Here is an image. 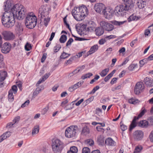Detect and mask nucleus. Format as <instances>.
<instances>
[{
  "instance_id": "44",
  "label": "nucleus",
  "mask_w": 153,
  "mask_h": 153,
  "mask_svg": "<svg viewBox=\"0 0 153 153\" xmlns=\"http://www.w3.org/2000/svg\"><path fill=\"white\" fill-rule=\"evenodd\" d=\"M61 48V46L60 45H56L54 48V52L55 53L58 52Z\"/></svg>"
},
{
  "instance_id": "1",
  "label": "nucleus",
  "mask_w": 153,
  "mask_h": 153,
  "mask_svg": "<svg viewBox=\"0 0 153 153\" xmlns=\"http://www.w3.org/2000/svg\"><path fill=\"white\" fill-rule=\"evenodd\" d=\"M12 12H5L1 18V22L3 25L5 27L9 28L14 25L15 17L19 20L23 19L25 13L23 6L19 4H16L11 9Z\"/></svg>"
},
{
  "instance_id": "17",
  "label": "nucleus",
  "mask_w": 153,
  "mask_h": 153,
  "mask_svg": "<svg viewBox=\"0 0 153 153\" xmlns=\"http://www.w3.org/2000/svg\"><path fill=\"white\" fill-rule=\"evenodd\" d=\"M95 26L94 23L92 21H90L87 23V31L88 32H91L93 30Z\"/></svg>"
},
{
  "instance_id": "47",
  "label": "nucleus",
  "mask_w": 153,
  "mask_h": 153,
  "mask_svg": "<svg viewBox=\"0 0 153 153\" xmlns=\"http://www.w3.org/2000/svg\"><path fill=\"white\" fill-rule=\"evenodd\" d=\"M10 135V132L9 131L6 132L3 134L1 136L4 138V139H5L7 137H9Z\"/></svg>"
},
{
  "instance_id": "5",
  "label": "nucleus",
  "mask_w": 153,
  "mask_h": 153,
  "mask_svg": "<svg viewBox=\"0 0 153 153\" xmlns=\"http://www.w3.org/2000/svg\"><path fill=\"white\" fill-rule=\"evenodd\" d=\"M78 128L77 126H70L65 130V136L69 138L74 137L78 131Z\"/></svg>"
},
{
  "instance_id": "19",
  "label": "nucleus",
  "mask_w": 153,
  "mask_h": 153,
  "mask_svg": "<svg viewBox=\"0 0 153 153\" xmlns=\"http://www.w3.org/2000/svg\"><path fill=\"white\" fill-rule=\"evenodd\" d=\"M15 5H13V7L12 8L11 3L10 1H7L5 3H4V9L5 12H12L11 9L13 8V6Z\"/></svg>"
},
{
  "instance_id": "61",
  "label": "nucleus",
  "mask_w": 153,
  "mask_h": 153,
  "mask_svg": "<svg viewBox=\"0 0 153 153\" xmlns=\"http://www.w3.org/2000/svg\"><path fill=\"white\" fill-rule=\"evenodd\" d=\"M37 87L36 88V90L40 92H41L42 90H43L44 89V86L43 85L39 86Z\"/></svg>"
},
{
  "instance_id": "53",
  "label": "nucleus",
  "mask_w": 153,
  "mask_h": 153,
  "mask_svg": "<svg viewBox=\"0 0 153 153\" xmlns=\"http://www.w3.org/2000/svg\"><path fill=\"white\" fill-rule=\"evenodd\" d=\"M30 103V101L29 100H27L24 103L22 104L21 106L22 108H24L27 106Z\"/></svg>"
},
{
  "instance_id": "51",
  "label": "nucleus",
  "mask_w": 153,
  "mask_h": 153,
  "mask_svg": "<svg viewBox=\"0 0 153 153\" xmlns=\"http://www.w3.org/2000/svg\"><path fill=\"white\" fill-rule=\"evenodd\" d=\"M147 60V58L144 59L140 61L139 63L140 64V67H141L146 63V61Z\"/></svg>"
},
{
  "instance_id": "62",
  "label": "nucleus",
  "mask_w": 153,
  "mask_h": 153,
  "mask_svg": "<svg viewBox=\"0 0 153 153\" xmlns=\"http://www.w3.org/2000/svg\"><path fill=\"white\" fill-rule=\"evenodd\" d=\"M121 128L122 131H124L127 129V127L123 124H120Z\"/></svg>"
},
{
  "instance_id": "12",
  "label": "nucleus",
  "mask_w": 153,
  "mask_h": 153,
  "mask_svg": "<svg viewBox=\"0 0 153 153\" xmlns=\"http://www.w3.org/2000/svg\"><path fill=\"white\" fill-rule=\"evenodd\" d=\"M48 13L47 10L45 7L43 6H41L39 9L38 13V17L39 18H42L43 19L47 16Z\"/></svg>"
},
{
  "instance_id": "15",
  "label": "nucleus",
  "mask_w": 153,
  "mask_h": 153,
  "mask_svg": "<svg viewBox=\"0 0 153 153\" xmlns=\"http://www.w3.org/2000/svg\"><path fill=\"white\" fill-rule=\"evenodd\" d=\"M11 48V45L10 43H5L1 47V52L3 53H7L10 52Z\"/></svg>"
},
{
  "instance_id": "56",
  "label": "nucleus",
  "mask_w": 153,
  "mask_h": 153,
  "mask_svg": "<svg viewBox=\"0 0 153 153\" xmlns=\"http://www.w3.org/2000/svg\"><path fill=\"white\" fill-rule=\"evenodd\" d=\"M49 109V106L47 105L42 110V113L43 114H45L48 111Z\"/></svg>"
},
{
  "instance_id": "20",
  "label": "nucleus",
  "mask_w": 153,
  "mask_h": 153,
  "mask_svg": "<svg viewBox=\"0 0 153 153\" xmlns=\"http://www.w3.org/2000/svg\"><path fill=\"white\" fill-rule=\"evenodd\" d=\"M136 4L139 8H143L146 5V1L143 0H137Z\"/></svg>"
},
{
  "instance_id": "13",
  "label": "nucleus",
  "mask_w": 153,
  "mask_h": 153,
  "mask_svg": "<svg viewBox=\"0 0 153 153\" xmlns=\"http://www.w3.org/2000/svg\"><path fill=\"white\" fill-rule=\"evenodd\" d=\"M4 39L6 40H10L13 39L15 36L13 33L10 31H5L2 33Z\"/></svg>"
},
{
  "instance_id": "36",
  "label": "nucleus",
  "mask_w": 153,
  "mask_h": 153,
  "mask_svg": "<svg viewBox=\"0 0 153 153\" xmlns=\"http://www.w3.org/2000/svg\"><path fill=\"white\" fill-rule=\"evenodd\" d=\"M148 121L143 120L140 122V126L143 127H146L148 124Z\"/></svg>"
},
{
  "instance_id": "22",
  "label": "nucleus",
  "mask_w": 153,
  "mask_h": 153,
  "mask_svg": "<svg viewBox=\"0 0 153 153\" xmlns=\"http://www.w3.org/2000/svg\"><path fill=\"white\" fill-rule=\"evenodd\" d=\"M105 144L108 145L114 146L115 145V142L110 137L108 138L105 141Z\"/></svg>"
},
{
  "instance_id": "54",
  "label": "nucleus",
  "mask_w": 153,
  "mask_h": 153,
  "mask_svg": "<svg viewBox=\"0 0 153 153\" xmlns=\"http://www.w3.org/2000/svg\"><path fill=\"white\" fill-rule=\"evenodd\" d=\"M102 113V110L99 108H97L96 110V113L99 115H101Z\"/></svg>"
},
{
  "instance_id": "63",
  "label": "nucleus",
  "mask_w": 153,
  "mask_h": 153,
  "mask_svg": "<svg viewBox=\"0 0 153 153\" xmlns=\"http://www.w3.org/2000/svg\"><path fill=\"white\" fill-rule=\"evenodd\" d=\"M148 121L151 125H153V116L149 117L148 119Z\"/></svg>"
},
{
  "instance_id": "40",
  "label": "nucleus",
  "mask_w": 153,
  "mask_h": 153,
  "mask_svg": "<svg viewBox=\"0 0 153 153\" xmlns=\"http://www.w3.org/2000/svg\"><path fill=\"white\" fill-rule=\"evenodd\" d=\"M71 55V54L66 53L64 52L62 53L60 57L61 59H65Z\"/></svg>"
},
{
  "instance_id": "37",
  "label": "nucleus",
  "mask_w": 153,
  "mask_h": 153,
  "mask_svg": "<svg viewBox=\"0 0 153 153\" xmlns=\"http://www.w3.org/2000/svg\"><path fill=\"white\" fill-rule=\"evenodd\" d=\"M48 78V77H43L41 78L38 81L36 85V86H38L41 83L44 82L45 80L47 79Z\"/></svg>"
},
{
  "instance_id": "18",
  "label": "nucleus",
  "mask_w": 153,
  "mask_h": 153,
  "mask_svg": "<svg viewBox=\"0 0 153 153\" xmlns=\"http://www.w3.org/2000/svg\"><path fill=\"white\" fill-rule=\"evenodd\" d=\"M78 10L80 13V14L83 19L85 18L84 16H85L86 12V7L84 5H82L81 6L78 7Z\"/></svg>"
},
{
  "instance_id": "21",
  "label": "nucleus",
  "mask_w": 153,
  "mask_h": 153,
  "mask_svg": "<svg viewBox=\"0 0 153 153\" xmlns=\"http://www.w3.org/2000/svg\"><path fill=\"white\" fill-rule=\"evenodd\" d=\"M98 49V46L97 45H94L91 47L90 50L88 52L87 56L94 53Z\"/></svg>"
},
{
  "instance_id": "59",
  "label": "nucleus",
  "mask_w": 153,
  "mask_h": 153,
  "mask_svg": "<svg viewBox=\"0 0 153 153\" xmlns=\"http://www.w3.org/2000/svg\"><path fill=\"white\" fill-rule=\"evenodd\" d=\"M73 39L72 38H70L68 40L66 44V46H68V45H71L72 42H73Z\"/></svg>"
},
{
  "instance_id": "52",
  "label": "nucleus",
  "mask_w": 153,
  "mask_h": 153,
  "mask_svg": "<svg viewBox=\"0 0 153 153\" xmlns=\"http://www.w3.org/2000/svg\"><path fill=\"white\" fill-rule=\"evenodd\" d=\"M7 73L4 71H0V76H7Z\"/></svg>"
},
{
  "instance_id": "38",
  "label": "nucleus",
  "mask_w": 153,
  "mask_h": 153,
  "mask_svg": "<svg viewBox=\"0 0 153 153\" xmlns=\"http://www.w3.org/2000/svg\"><path fill=\"white\" fill-rule=\"evenodd\" d=\"M81 70L80 69L77 68L74 70L70 74L69 76H71L75 75L76 74L79 72Z\"/></svg>"
},
{
  "instance_id": "57",
  "label": "nucleus",
  "mask_w": 153,
  "mask_h": 153,
  "mask_svg": "<svg viewBox=\"0 0 153 153\" xmlns=\"http://www.w3.org/2000/svg\"><path fill=\"white\" fill-rule=\"evenodd\" d=\"M6 77H0V88L3 86L2 82L5 79Z\"/></svg>"
},
{
  "instance_id": "30",
  "label": "nucleus",
  "mask_w": 153,
  "mask_h": 153,
  "mask_svg": "<svg viewBox=\"0 0 153 153\" xmlns=\"http://www.w3.org/2000/svg\"><path fill=\"white\" fill-rule=\"evenodd\" d=\"M78 149L76 147L73 146L71 147L70 150L68 151L67 153H77Z\"/></svg>"
},
{
  "instance_id": "35",
  "label": "nucleus",
  "mask_w": 153,
  "mask_h": 153,
  "mask_svg": "<svg viewBox=\"0 0 153 153\" xmlns=\"http://www.w3.org/2000/svg\"><path fill=\"white\" fill-rule=\"evenodd\" d=\"M8 98L10 102H12L13 99V92H12L11 90H9L8 92Z\"/></svg>"
},
{
  "instance_id": "9",
  "label": "nucleus",
  "mask_w": 153,
  "mask_h": 153,
  "mask_svg": "<svg viewBox=\"0 0 153 153\" xmlns=\"http://www.w3.org/2000/svg\"><path fill=\"white\" fill-rule=\"evenodd\" d=\"M78 8L75 7L72 10V14L74 19L78 21H81L83 19L80 12H78Z\"/></svg>"
},
{
  "instance_id": "11",
  "label": "nucleus",
  "mask_w": 153,
  "mask_h": 153,
  "mask_svg": "<svg viewBox=\"0 0 153 153\" xmlns=\"http://www.w3.org/2000/svg\"><path fill=\"white\" fill-rule=\"evenodd\" d=\"M143 132L141 130L136 131L133 134L134 139L136 141L141 140L143 138Z\"/></svg>"
},
{
  "instance_id": "3",
  "label": "nucleus",
  "mask_w": 153,
  "mask_h": 153,
  "mask_svg": "<svg viewBox=\"0 0 153 153\" xmlns=\"http://www.w3.org/2000/svg\"><path fill=\"white\" fill-rule=\"evenodd\" d=\"M51 146L53 151L55 153L60 152L63 148L62 142L58 139L53 140Z\"/></svg>"
},
{
  "instance_id": "60",
  "label": "nucleus",
  "mask_w": 153,
  "mask_h": 153,
  "mask_svg": "<svg viewBox=\"0 0 153 153\" xmlns=\"http://www.w3.org/2000/svg\"><path fill=\"white\" fill-rule=\"evenodd\" d=\"M149 138L150 141L153 142V130L151 131L149 134Z\"/></svg>"
},
{
  "instance_id": "7",
  "label": "nucleus",
  "mask_w": 153,
  "mask_h": 153,
  "mask_svg": "<svg viewBox=\"0 0 153 153\" xmlns=\"http://www.w3.org/2000/svg\"><path fill=\"white\" fill-rule=\"evenodd\" d=\"M146 112V110L144 108H143L141 109V111L137 117H135L132 123H131L129 129L130 131L134 127L136 126V121L137 119L142 117Z\"/></svg>"
},
{
  "instance_id": "16",
  "label": "nucleus",
  "mask_w": 153,
  "mask_h": 153,
  "mask_svg": "<svg viewBox=\"0 0 153 153\" xmlns=\"http://www.w3.org/2000/svg\"><path fill=\"white\" fill-rule=\"evenodd\" d=\"M144 82L147 87L153 86V80L151 77H146L144 79Z\"/></svg>"
},
{
  "instance_id": "43",
  "label": "nucleus",
  "mask_w": 153,
  "mask_h": 153,
  "mask_svg": "<svg viewBox=\"0 0 153 153\" xmlns=\"http://www.w3.org/2000/svg\"><path fill=\"white\" fill-rule=\"evenodd\" d=\"M25 47V50L27 51H30L32 48L31 44L28 42L26 44Z\"/></svg>"
},
{
  "instance_id": "42",
  "label": "nucleus",
  "mask_w": 153,
  "mask_h": 153,
  "mask_svg": "<svg viewBox=\"0 0 153 153\" xmlns=\"http://www.w3.org/2000/svg\"><path fill=\"white\" fill-rule=\"evenodd\" d=\"M83 83V81H80L77 82V83L75 84L74 85H73L74 88L75 90L76 89L78 88L79 87L81 86Z\"/></svg>"
},
{
  "instance_id": "23",
  "label": "nucleus",
  "mask_w": 153,
  "mask_h": 153,
  "mask_svg": "<svg viewBox=\"0 0 153 153\" xmlns=\"http://www.w3.org/2000/svg\"><path fill=\"white\" fill-rule=\"evenodd\" d=\"M137 68L138 65L137 64H132L128 68V69L130 71H138L139 69Z\"/></svg>"
},
{
  "instance_id": "25",
  "label": "nucleus",
  "mask_w": 153,
  "mask_h": 153,
  "mask_svg": "<svg viewBox=\"0 0 153 153\" xmlns=\"http://www.w3.org/2000/svg\"><path fill=\"white\" fill-rule=\"evenodd\" d=\"M16 30L17 33L21 34L23 30V28L22 25L21 24H18L16 28Z\"/></svg>"
},
{
  "instance_id": "58",
  "label": "nucleus",
  "mask_w": 153,
  "mask_h": 153,
  "mask_svg": "<svg viewBox=\"0 0 153 153\" xmlns=\"http://www.w3.org/2000/svg\"><path fill=\"white\" fill-rule=\"evenodd\" d=\"M125 51L126 49L125 48L123 47L119 50V52L120 53H122L123 55H124Z\"/></svg>"
},
{
  "instance_id": "26",
  "label": "nucleus",
  "mask_w": 153,
  "mask_h": 153,
  "mask_svg": "<svg viewBox=\"0 0 153 153\" xmlns=\"http://www.w3.org/2000/svg\"><path fill=\"white\" fill-rule=\"evenodd\" d=\"M39 131V127L38 125L35 126L32 130V135L34 136L38 134Z\"/></svg>"
},
{
  "instance_id": "34",
  "label": "nucleus",
  "mask_w": 153,
  "mask_h": 153,
  "mask_svg": "<svg viewBox=\"0 0 153 153\" xmlns=\"http://www.w3.org/2000/svg\"><path fill=\"white\" fill-rule=\"evenodd\" d=\"M143 149L142 147L141 146H136L134 151V153H140Z\"/></svg>"
},
{
  "instance_id": "39",
  "label": "nucleus",
  "mask_w": 153,
  "mask_h": 153,
  "mask_svg": "<svg viewBox=\"0 0 153 153\" xmlns=\"http://www.w3.org/2000/svg\"><path fill=\"white\" fill-rule=\"evenodd\" d=\"M81 70L80 69L77 68L74 70L70 74L69 76H71L75 75L76 74L79 72Z\"/></svg>"
},
{
  "instance_id": "46",
  "label": "nucleus",
  "mask_w": 153,
  "mask_h": 153,
  "mask_svg": "<svg viewBox=\"0 0 153 153\" xmlns=\"http://www.w3.org/2000/svg\"><path fill=\"white\" fill-rule=\"evenodd\" d=\"M87 144H88L89 146H92L94 145V142L92 139H89L87 140Z\"/></svg>"
},
{
  "instance_id": "33",
  "label": "nucleus",
  "mask_w": 153,
  "mask_h": 153,
  "mask_svg": "<svg viewBox=\"0 0 153 153\" xmlns=\"http://www.w3.org/2000/svg\"><path fill=\"white\" fill-rule=\"evenodd\" d=\"M67 39V36H66L65 35H62L61 36L59 40L60 43H63L66 41Z\"/></svg>"
},
{
  "instance_id": "31",
  "label": "nucleus",
  "mask_w": 153,
  "mask_h": 153,
  "mask_svg": "<svg viewBox=\"0 0 153 153\" xmlns=\"http://www.w3.org/2000/svg\"><path fill=\"white\" fill-rule=\"evenodd\" d=\"M39 19H40V20L41 21H42V20H43V23L45 26L46 27L48 25V23L50 21V18H46L45 17H44L43 19L42 18H40Z\"/></svg>"
},
{
  "instance_id": "28",
  "label": "nucleus",
  "mask_w": 153,
  "mask_h": 153,
  "mask_svg": "<svg viewBox=\"0 0 153 153\" xmlns=\"http://www.w3.org/2000/svg\"><path fill=\"white\" fill-rule=\"evenodd\" d=\"M128 103H129L134 105H135L138 103H139L140 102L138 100L135 98H131L129 99L128 100Z\"/></svg>"
},
{
  "instance_id": "2",
  "label": "nucleus",
  "mask_w": 153,
  "mask_h": 153,
  "mask_svg": "<svg viewBox=\"0 0 153 153\" xmlns=\"http://www.w3.org/2000/svg\"><path fill=\"white\" fill-rule=\"evenodd\" d=\"M37 23V18L33 13H29L26 17L25 24L30 29L33 28Z\"/></svg>"
},
{
  "instance_id": "41",
  "label": "nucleus",
  "mask_w": 153,
  "mask_h": 153,
  "mask_svg": "<svg viewBox=\"0 0 153 153\" xmlns=\"http://www.w3.org/2000/svg\"><path fill=\"white\" fill-rule=\"evenodd\" d=\"M123 1L125 2V3L131 5V6H133V4L134 3V0H122Z\"/></svg>"
},
{
  "instance_id": "27",
  "label": "nucleus",
  "mask_w": 153,
  "mask_h": 153,
  "mask_svg": "<svg viewBox=\"0 0 153 153\" xmlns=\"http://www.w3.org/2000/svg\"><path fill=\"white\" fill-rule=\"evenodd\" d=\"M86 25L85 24H83L80 27V30L81 31V33L80 34L81 35H86Z\"/></svg>"
},
{
  "instance_id": "50",
  "label": "nucleus",
  "mask_w": 153,
  "mask_h": 153,
  "mask_svg": "<svg viewBox=\"0 0 153 153\" xmlns=\"http://www.w3.org/2000/svg\"><path fill=\"white\" fill-rule=\"evenodd\" d=\"M107 41V38H105L100 40L99 41V43L101 45L104 44Z\"/></svg>"
},
{
  "instance_id": "6",
  "label": "nucleus",
  "mask_w": 153,
  "mask_h": 153,
  "mask_svg": "<svg viewBox=\"0 0 153 153\" xmlns=\"http://www.w3.org/2000/svg\"><path fill=\"white\" fill-rule=\"evenodd\" d=\"M100 24L103 30L105 29L108 31H111L114 28L113 25L107 21H101L100 22Z\"/></svg>"
},
{
  "instance_id": "55",
  "label": "nucleus",
  "mask_w": 153,
  "mask_h": 153,
  "mask_svg": "<svg viewBox=\"0 0 153 153\" xmlns=\"http://www.w3.org/2000/svg\"><path fill=\"white\" fill-rule=\"evenodd\" d=\"M20 118V117L19 116L16 117L13 120L12 123L14 125L15 123H17L19 122Z\"/></svg>"
},
{
  "instance_id": "10",
  "label": "nucleus",
  "mask_w": 153,
  "mask_h": 153,
  "mask_svg": "<svg viewBox=\"0 0 153 153\" xmlns=\"http://www.w3.org/2000/svg\"><path fill=\"white\" fill-rule=\"evenodd\" d=\"M113 11V10L112 8H106L105 7V8L102 11V14L106 19H109L112 17Z\"/></svg>"
},
{
  "instance_id": "14",
  "label": "nucleus",
  "mask_w": 153,
  "mask_h": 153,
  "mask_svg": "<svg viewBox=\"0 0 153 153\" xmlns=\"http://www.w3.org/2000/svg\"><path fill=\"white\" fill-rule=\"evenodd\" d=\"M105 6L102 3H97L94 6V9L97 13H102V11L105 8Z\"/></svg>"
},
{
  "instance_id": "49",
  "label": "nucleus",
  "mask_w": 153,
  "mask_h": 153,
  "mask_svg": "<svg viewBox=\"0 0 153 153\" xmlns=\"http://www.w3.org/2000/svg\"><path fill=\"white\" fill-rule=\"evenodd\" d=\"M10 90H11L12 92H13L15 94L16 93L17 91V87L16 85H14L13 86L11 87V89Z\"/></svg>"
},
{
  "instance_id": "29",
  "label": "nucleus",
  "mask_w": 153,
  "mask_h": 153,
  "mask_svg": "<svg viewBox=\"0 0 153 153\" xmlns=\"http://www.w3.org/2000/svg\"><path fill=\"white\" fill-rule=\"evenodd\" d=\"M81 126L83 127V128L81 132V135L82 136H85L86 134V123H82Z\"/></svg>"
},
{
  "instance_id": "8",
  "label": "nucleus",
  "mask_w": 153,
  "mask_h": 153,
  "mask_svg": "<svg viewBox=\"0 0 153 153\" xmlns=\"http://www.w3.org/2000/svg\"><path fill=\"white\" fill-rule=\"evenodd\" d=\"M144 85L142 82L136 83L134 87V92L136 94H139L144 89Z\"/></svg>"
},
{
  "instance_id": "45",
  "label": "nucleus",
  "mask_w": 153,
  "mask_h": 153,
  "mask_svg": "<svg viewBox=\"0 0 153 153\" xmlns=\"http://www.w3.org/2000/svg\"><path fill=\"white\" fill-rule=\"evenodd\" d=\"M137 19L136 16L134 15H132L130 16L129 17L128 19V21L129 22Z\"/></svg>"
},
{
  "instance_id": "24",
  "label": "nucleus",
  "mask_w": 153,
  "mask_h": 153,
  "mask_svg": "<svg viewBox=\"0 0 153 153\" xmlns=\"http://www.w3.org/2000/svg\"><path fill=\"white\" fill-rule=\"evenodd\" d=\"M95 32L97 36H100L103 33L104 30L102 28L99 27L96 29Z\"/></svg>"
},
{
  "instance_id": "64",
  "label": "nucleus",
  "mask_w": 153,
  "mask_h": 153,
  "mask_svg": "<svg viewBox=\"0 0 153 153\" xmlns=\"http://www.w3.org/2000/svg\"><path fill=\"white\" fill-rule=\"evenodd\" d=\"M105 37L107 38V39L108 41V40H110L111 39L115 38L116 37V36L115 35H111L109 36H107Z\"/></svg>"
},
{
  "instance_id": "48",
  "label": "nucleus",
  "mask_w": 153,
  "mask_h": 153,
  "mask_svg": "<svg viewBox=\"0 0 153 153\" xmlns=\"http://www.w3.org/2000/svg\"><path fill=\"white\" fill-rule=\"evenodd\" d=\"M125 22V21L123 22H117L115 21L113 22V23L115 25L120 26L121 25L123 24Z\"/></svg>"
},
{
  "instance_id": "32",
  "label": "nucleus",
  "mask_w": 153,
  "mask_h": 153,
  "mask_svg": "<svg viewBox=\"0 0 153 153\" xmlns=\"http://www.w3.org/2000/svg\"><path fill=\"white\" fill-rule=\"evenodd\" d=\"M109 71V68H106L102 70L100 73V74L102 76H104L107 74Z\"/></svg>"
},
{
  "instance_id": "4",
  "label": "nucleus",
  "mask_w": 153,
  "mask_h": 153,
  "mask_svg": "<svg viewBox=\"0 0 153 153\" xmlns=\"http://www.w3.org/2000/svg\"><path fill=\"white\" fill-rule=\"evenodd\" d=\"M125 6L120 4L117 6L114 10V12L117 16H122L125 10H128L131 9L133 6L125 3Z\"/></svg>"
}]
</instances>
